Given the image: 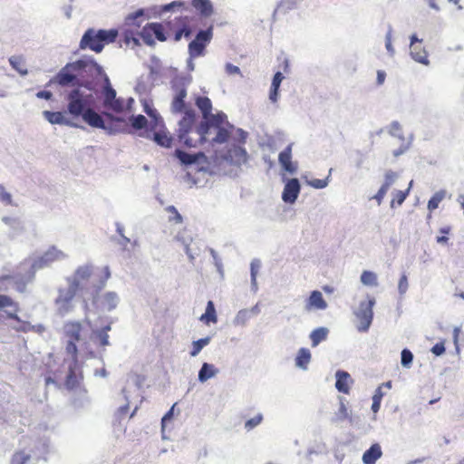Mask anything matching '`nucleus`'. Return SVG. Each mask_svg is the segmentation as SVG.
I'll return each instance as SVG.
<instances>
[{"label": "nucleus", "mask_w": 464, "mask_h": 464, "mask_svg": "<svg viewBox=\"0 0 464 464\" xmlns=\"http://www.w3.org/2000/svg\"><path fill=\"white\" fill-rule=\"evenodd\" d=\"M311 360V353L306 348H301L295 358V364L302 368L306 369Z\"/></svg>", "instance_id": "obj_31"}, {"label": "nucleus", "mask_w": 464, "mask_h": 464, "mask_svg": "<svg viewBox=\"0 0 464 464\" xmlns=\"http://www.w3.org/2000/svg\"><path fill=\"white\" fill-rule=\"evenodd\" d=\"M9 62L14 69L19 72L21 74H26L27 69L24 59L21 56H12Z\"/></svg>", "instance_id": "obj_38"}, {"label": "nucleus", "mask_w": 464, "mask_h": 464, "mask_svg": "<svg viewBox=\"0 0 464 464\" xmlns=\"http://www.w3.org/2000/svg\"><path fill=\"white\" fill-rule=\"evenodd\" d=\"M65 256H66L63 251L55 246H51L34 262V266L37 268H43L53 262L63 259Z\"/></svg>", "instance_id": "obj_13"}, {"label": "nucleus", "mask_w": 464, "mask_h": 464, "mask_svg": "<svg viewBox=\"0 0 464 464\" xmlns=\"http://www.w3.org/2000/svg\"><path fill=\"white\" fill-rule=\"evenodd\" d=\"M409 194V188L405 191L402 190H397L393 193V198L391 201V207L394 208L395 206H401Z\"/></svg>", "instance_id": "obj_40"}, {"label": "nucleus", "mask_w": 464, "mask_h": 464, "mask_svg": "<svg viewBox=\"0 0 464 464\" xmlns=\"http://www.w3.org/2000/svg\"><path fill=\"white\" fill-rule=\"evenodd\" d=\"M413 360L412 353L408 349H403L401 352V364L404 367H409Z\"/></svg>", "instance_id": "obj_49"}, {"label": "nucleus", "mask_w": 464, "mask_h": 464, "mask_svg": "<svg viewBox=\"0 0 464 464\" xmlns=\"http://www.w3.org/2000/svg\"><path fill=\"white\" fill-rule=\"evenodd\" d=\"M199 320L206 324H208L209 323H217L218 317L216 314L214 303L212 301L208 302L206 312L200 316Z\"/></svg>", "instance_id": "obj_30"}, {"label": "nucleus", "mask_w": 464, "mask_h": 464, "mask_svg": "<svg viewBox=\"0 0 464 464\" xmlns=\"http://www.w3.org/2000/svg\"><path fill=\"white\" fill-rule=\"evenodd\" d=\"M175 156L180 160V162L184 165H190L195 163L198 160V155L189 154L181 150H175Z\"/></svg>", "instance_id": "obj_34"}, {"label": "nucleus", "mask_w": 464, "mask_h": 464, "mask_svg": "<svg viewBox=\"0 0 464 464\" xmlns=\"http://www.w3.org/2000/svg\"><path fill=\"white\" fill-rule=\"evenodd\" d=\"M227 122V115L224 112H218L216 114H209V117L205 119L198 128L194 127L192 133L197 135V139H193L198 144H202L207 140L206 135L210 127L220 128L224 127Z\"/></svg>", "instance_id": "obj_6"}, {"label": "nucleus", "mask_w": 464, "mask_h": 464, "mask_svg": "<svg viewBox=\"0 0 464 464\" xmlns=\"http://www.w3.org/2000/svg\"><path fill=\"white\" fill-rule=\"evenodd\" d=\"M130 121L131 126L136 130H141L148 124V120L141 114L130 117Z\"/></svg>", "instance_id": "obj_42"}, {"label": "nucleus", "mask_w": 464, "mask_h": 464, "mask_svg": "<svg viewBox=\"0 0 464 464\" xmlns=\"http://www.w3.org/2000/svg\"><path fill=\"white\" fill-rule=\"evenodd\" d=\"M283 79H284V76L280 72H276L273 77L271 89H270V92H269V99L272 102H277L278 90H279V87H280V84H281Z\"/></svg>", "instance_id": "obj_29"}, {"label": "nucleus", "mask_w": 464, "mask_h": 464, "mask_svg": "<svg viewBox=\"0 0 464 464\" xmlns=\"http://www.w3.org/2000/svg\"><path fill=\"white\" fill-rule=\"evenodd\" d=\"M349 417L347 408L343 401L340 402L339 411H338V420H345Z\"/></svg>", "instance_id": "obj_54"}, {"label": "nucleus", "mask_w": 464, "mask_h": 464, "mask_svg": "<svg viewBox=\"0 0 464 464\" xmlns=\"http://www.w3.org/2000/svg\"><path fill=\"white\" fill-rule=\"evenodd\" d=\"M111 276V272L108 266H105L103 268V282L102 285H104V282Z\"/></svg>", "instance_id": "obj_64"}, {"label": "nucleus", "mask_w": 464, "mask_h": 464, "mask_svg": "<svg viewBox=\"0 0 464 464\" xmlns=\"http://www.w3.org/2000/svg\"><path fill=\"white\" fill-rule=\"evenodd\" d=\"M308 184L314 188H324L327 186L328 181L327 179H314L308 181Z\"/></svg>", "instance_id": "obj_51"}, {"label": "nucleus", "mask_w": 464, "mask_h": 464, "mask_svg": "<svg viewBox=\"0 0 464 464\" xmlns=\"http://www.w3.org/2000/svg\"><path fill=\"white\" fill-rule=\"evenodd\" d=\"M88 67L94 68L99 74L102 73V67L95 62L78 60L74 63H68L63 68H62L54 79L49 82L48 85H50L52 82H56L61 86H68L70 84H73L77 85V87H84L87 90L92 91L93 89L92 82L88 81L80 82L77 79V74L74 73L79 72L80 71H86Z\"/></svg>", "instance_id": "obj_3"}, {"label": "nucleus", "mask_w": 464, "mask_h": 464, "mask_svg": "<svg viewBox=\"0 0 464 464\" xmlns=\"http://www.w3.org/2000/svg\"><path fill=\"white\" fill-rule=\"evenodd\" d=\"M8 276H0V292L6 290L4 285L5 281ZM5 311L7 319L14 320L17 323V325L14 326L13 329L18 333H29L33 329V324L27 321L22 320L18 316L20 312V304L17 301L7 295H0V311Z\"/></svg>", "instance_id": "obj_4"}, {"label": "nucleus", "mask_w": 464, "mask_h": 464, "mask_svg": "<svg viewBox=\"0 0 464 464\" xmlns=\"http://www.w3.org/2000/svg\"><path fill=\"white\" fill-rule=\"evenodd\" d=\"M0 201L6 205L12 204V196L5 190L3 185H0Z\"/></svg>", "instance_id": "obj_50"}, {"label": "nucleus", "mask_w": 464, "mask_h": 464, "mask_svg": "<svg viewBox=\"0 0 464 464\" xmlns=\"http://www.w3.org/2000/svg\"><path fill=\"white\" fill-rule=\"evenodd\" d=\"M385 45H386L387 50L392 54L394 51H393V48H392V40H391V36L390 35H387V37H386Z\"/></svg>", "instance_id": "obj_63"}, {"label": "nucleus", "mask_w": 464, "mask_h": 464, "mask_svg": "<svg viewBox=\"0 0 464 464\" xmlns=\"http://www.w3.org/2000/svg\"><path fill=\"white\" fill-rule=\"evenodd\" d=\"M110 329V326H107L103 331L99 332L98 336L102 346H106L109 344V335L107 331Z\"/></svg>", "instance_id": "obj_53"}, {"label": "nucleus", "mask_w": 464, "mask_h": 464, "mask_svg": "<svg viewBox=\"0 0 464 464\" xmlns=\"http://www.w3.org/2000/svg\"><path fill=\"white\" fill-rule=\"evenodd\" d=\"M104 84L102 87V105L105 109L112 111L116 113L122 112L124 110V102L121 98L116 97V91L112 88L110 79L107 75L103 78Z\"/></svg>", "instance_id": "obj_9"}, {"label": "nucleus", "mask_w": 464, "mask_h": 464, "mask_svg": "<svg viewBox=\"0 0 464 464\" xmlns=\"http://www.w3.org/2000/svg\"><path fill=\"white\" fill-rule=\"evenodd\" d=\"M217 129H218V133H217L216 137L213 139V141L218 142V143H223V142L227 141L230 135L229 131L224 127H220V128H217Z\"/></svg>", "instance_id": "obj_46"}, {"label": "nucleus", "mask_w": 464, "mask_h": 464, "mask_svg": "<svg viewBox=\"0 0 464 464\" xmlns=\"http://www.w3.org/2000/svg\"><path fill=\"white\" fill-rule=\"evenodd\" d=\"M195 104L202 113L203 120L209 117L212 111V102L207 96H198L195 100Z\"/></svg>", "instance_id": "obj_28"}, {"label": "nucleus", "mask_w": 464, "mask_h": 464, "mask_svg": "<svg viewBox=\"0 0 464 464\" xmlns=\"http://www.w3.org/2000/svg\"><path fill=\"white\" fill-rule=\"evenodd\" d=\"M278 160L284 170L288 173H295L297 170V164L292 161V146L288 145L279 153Z\"/></svg>", "instance_id": "obj_18"}, {"label": "nucleus", "mask_w": 464, "mask_h": 464, "mask_svg": "<svg viewBox=\"0 0 464 464\" xmlns=\"http://www.w3.org/2000/svg\"><path fill=\"white\" fill-rule=\"evenodd\" d=\"M10 464H35L31 452L25 450H16L10 460Z\"/></svg>", "instance_id": "obj_27"}, {"label": "nucleus", "mask_w": 464, "mask_h": 464, "mask_svg": "<svg viewBox=\"0 0 464 464\" xmlns=\"http://www.w3.org/2000/svg\"><path fill=\"white\" fill-rule=\"evenodd\" d=\"M82 325L80 322L69 321L63 325L65 337L68 339L66 344V353L70 354L72 360L76 361L78 356V348L76 343L81 339Z\"/></svg>", "instance_id": "obj_7"}, {"label": "nucleus", "mask_w": 464, "mask_h": 464, "mask_svg": "<svg viewBox=\"0 0 464 464\" xmlns=\"http://www.w3.org/2000/svg\"><path fill=\"white\" fill-rule=\"evenodd\" d=\"M396 178H397V174L395 172L391 171V170L387 171L384 176V182L381 188H382L388 191L390 189V188L395 182Z\"/></svg>", "instance_id": "obj_44"}, {"label": "nucleus", "mask_w": 464, "mask_h": 464, "mask_svg": "<svg viewBox=\"0 0 464 464\" xmlns=\"http://www.w3.org/2000/svg\"><path fill=\"white\" fill-rule=\"evenodd\" d=\"M45 330L44 326L42 325V324H36V325H33V329H31V332H34V333H37V334H42L44 333Z\"/></svg>", "instance_id": "obj_62"}, {"label": "nucleus", "mask_w": 464, "mask_h": 464, "mask_svg": "<svg viewBox=\"0 0 464 464\" xmlns=\"http://www.w3.org/2000/svg\"><path fill=\"white\" fill-rule=\"evenodd\" d=\"M422 40L419 39L416 34L411 36V55L418 63L428 64V53L421 47Z\"/></svg>", "instance_id": "obj_14"}, {"label": "nucleus", "mask_w": 464, "mask_h": 464, "mask_svg": "<svg viewBox=\"0 0 464 464\" xmlns=\"http://www.w3.org/2000/svg\"><path fill=\"white\" fill-rule=\"evenodd\" d=\"M217 369L214 367V365L209 364L208 362H204L199 372H198V380L201 382H204L208 381V379L212 378L217 373Z\"/></svg>", "instance_id": "obj_32"}, {"label": "nucleus", "mask_w": 464, "mask_h": 464, "mask_svg": "<svg viewBox=\"0 0 464 464\" xmlns=\"http://www.w3.org/2000/svg\"><path fill=\"white\" fill-rule=\"evenodd\" d=\"M328 334V330L324 327H320L314 330L311 334L312 346H317L322 341L325 340Z\"/></svg>", "instance_id": "obj_33"}, {"label": "nucleus", "mask_w": 464, "mask_h": 464, "mask_svg": "<svg viewBox=\"0 0 464 464\" xmlns=\"http://www.w3.org/2000/svg\"><path fill=\"white\" fill-rule=\"evenodd\" d=\"M361 281L365 285H377V276L372 271H363L361 275Z\"/></svg>", "instance_id": "obj_41"}, {"label": "nucleus", "mask_w": 464, "mask_h": 464, "mask_svg": "<svg viewBox=\"0 0 464 464\" xmlns=\"http://www.w3.org/2000/svg\"><path fill=\"white\" fill-rule=\"evenodd\" d=\"M36 97L40 99L51 100L53 93L49 91H40L36 93Z\"/></svg>", "instance_id": "obj_59"}, {"label": "nucleus", "mask_w": 464, "mask_h": 464, "mask_svg": "<svg viewBox=\"0 0 464 464\" xmlns=\"http://www.w3.org/2000/svg\"><path fill=\"white\" fill-rule=\"evenodd\" d=\"M382 398V393L381 388H379L372 397V410L373 412H377L380 410Z\"/></svg>", "instance_id": "obj_48"}, {"label": "nucleus", "mask_w": 464, "mask_h": 464, "mask_svg": "<svg viewBox=\"0 0 464 464\" xmlns=\"http://www.w3.org/2000/svg\"><path fill=\"white\" fill-rule=\"evenodd\" d=\"M191 5L205 17L212 15L214 9L209 0H191Z\"/></svg>", "instance_id": "obj_26"}, {"label": "nucleus", "mask_w": 464, "mask_h": 464, "mask_svg": "<svg viewBox=\"0 0 464 464\" xmlns=\"http://www.w3.org/2000/svg\"><path fill=\"white\" fill-rule=\"evenodd\" d=\"M138 34L143 40L144 44L150 46L155 44V40L164 42L167 39L163 25L160 23L147 24Z\"/></svg>", "instance_id": "obj_11"}, {"label": "nucleus", "mask_w": 464, "mask_h": 464, "mask_svg": "<svg viewBox=\"0 0 464 464\" xmlns=\"http://www.w3.org/2000/svg\"><path fill=\"white\" fill-rule=\"evenodd\" d=\"M166 211L170 214L169 218V222H174L175 224H181L183 218L181 215L179 213L178 209L174 206H169L166 208Z\"/></svg>", "instance_id": "obj_43"}, {"label": "nucleus", "mask_w": 464, "mask_h": 464, "mask_svg": "<svg viewBox=\"0 0 464 464\" xmlns=\"http://www.w3.org/2000/svg\"><path fill=\"white\" fill-rule=\"evenodd\" d=\"M444 198V191L436 192L428 202V209L430 210V212H432L433 210L438 208L440 203L443 200Z\"/></svg>", "instance_id": "obj_39"}, {"label": "nucleus", "mask_w": 464, "mask_h": 464, "mask_svg": "<svg viewBox=\"0 0 464 464\" xmlns=\"http://www.w3.org/2000/svg\"><path fill=\"white\" fill-rule=\"evenodd\" d=\"M144 112L150 118V130L163 127V120L158 111L148 102L144 103Z\"/></svg>", "instance_id": "obj_25"}, {"label": "nucleus", "mask_w": 464, "mask_h": 464, "mask_svg": "<svg viewBox=\"0 0 464 464\" xmlns=\"http://www.w3.org/2000/svg\"><path fill=\"white\" fill-rule=\"evenodd\" d=\"M431 352L437 355L440 356L445 353V345L443 342L436 343L432 348Z\"/></svg>", "instance_id": "obj_55"}, {"label": "nucleus", "mask_w": 464, "mask_h": 464, "mask_svg": "<svg viewBox=\"0 0 464 464\" xmlns=\"http://www.w3.org/2000/svg\"><path fill=\"white\" fill-rule=\"evenodd\" d=\"M119 298L118 295L113 292H109L104 295L102 298L103 306L108 310H112L117 306Z\"/></svg>", "instance_id": "obj_36"}, {"label": "nucleus", "mask_w": 464, "mask_h": 464, "mask_svg": "<svg viewBox=\"0 0 464 464\" xmlns=\"http://www.w3.org/2000/svg\"><path fill=\"white\" fill-rule=\"evenodd\" d=\"M184 5V3L183 2H180V1H174L169 5H166L164 6V10L165 11H169L171 10L174 6H183Z\"/></svg>", "instance_id": "obj_60"}, {"label": "nucleus", "mask_w": 464, "mask_h": 464, "mask_svg": "<svg viewBox=\"0 0 464 464\" xmlns=\"http://www.w3.org/2000/svg\"><path fill=\"white\" fill-rule=\"evenodd\" d=\"M147 137L164 148H170L173 140V138L165 130L164 125L154 130L153 133H148Z\"/></svg>", "instance_id": "obj_17"}, {"label": "nucleus", "mask_w": 464, "mask_h": 464, "mask_svg": "<svg viewBox=\"0 0 464 464\" xmlns=\"http://www.w3.org/2000/svg\"><path fill=\"white\" fill-rule=\"evenodd\" d=\"M387 190H385L384 188H380V189L378 190V192L374 195L373 198L376 199L377 203L380 205L385 195L387 194Z\"/></svg>", "instance_id": "obj_57"}, {"label": "nucleus", "mask_w": 464, "mask_h": 464, "mask_svg": "<svg viewBox=\"0 0 464 464\" xmlns=\"http://www.w3.org/2000/svg\"><path fill=\"white\" fill-rule=\"evenodd\" d=\"M93 269L90 265L79 266L73 276V281L76 286L87 282L92 276Z\"/></svg>", "instance_id": "obj_24"}, {"label": "nucleus", "mask_w": 464, "mask_h": 464, "mask_svg": "<svg viewBox=\"0 0 464 464\" xmlns=\"http://www.w3.org/2000/svg\"><path fill=\"white\" fill-rule=\"evenodd\" d=\"M72 361V363L69 366L68 374L64 382V385L68 390H73L79 387L81 381L82 380V372L78 367V358L76 361Z\"/></svg>", "instance_id": "obj_15"}, {"label": "nucleus", "mask_w": 464, "mask_h": 464, "mask_svg": "<svg viewBox=\"0 0 464 464\" xmlns=\"http://www.w3.org/2000/svg\"><path fill=\"white\" fill-rule=\"evenodd\" d=\"M327 307V303L323 297L320 291L314 290L311 293L306 304L305 309L311 311L313 309L324 310Z\"/></svg>", "instance_id": "obj_19"}, {"label": "nucleus", "mask_w": 464, "mask_h": 464, "mask_svg": "<svg viewBox=\"0 0 464 464\" xmlns=\"http://www.w3.org/2000/svg\"><path fill=\"white\" fill-rule=\"evenodd\" d=\"M226 71L228 74H239L240 73V69L237 66L233 65L231 63H227L226 65Z\"/></svg>", "instance_id": "obj_58"}, {"label": "nucleus", "mask_w": 464, "mask_h": 464, "mask_svg": "<svg viewBox=\"0 0 464 464\" xmlns=\"http://www.w3.org/2000/svg\"><path fill=\"white\" fill-rule=\"evenodd\" d=\"M382 456V447L379 443H373L363 454L362 462L364 464H375Z\"/></svg>", "instance_id": "obj_22"}, {"label": "nucleus", "mask_w": 464, "mask_h": 464, "mask_svg": "<svg viewBox=\"0 0 464 464\" xmlns=\"http://www.w3.org/2000/svg\"><path fill=\"white\" fill-rule=\"evenodd\" d=\"M401 131V127L400 125L399 122L397 121H393L391 126H390V130H389V132L392 134V135H400V132Z\"/></svg>", "instance_id": "obj_56"}, {"label": "nucleus", "mask_w": 464, "mask_h": 464, "mask_svg": "<svg viewBox=\"0 0 464 464\" xmlns=\"http://www.w3.org/2000/svg\"><path fill=\"white\" fill-rule=\"evenodd\" d=\"M303 0H280L277 5V11L280 13H287L295 9Z\"/></svg>", "instance_id": "obj_35"}, {"label": "nucleus", "mask_w": 464, "mask_h": 464, "mask_svg": "<svg viewBox=\"0 0 464 464\" xmlns=\"http://www.w3.org/2000/svg\"><path fill=\"white\" fill-rule=\"evenodd\" d=\"M300 192V184L297 179H291L285 185L282 198L285 203L293 204Z\"/></svg>", "instance_id": "obj_16"}, {"label": "nucleus", "mask_w": 464, "mask_h": 464, "mask_svg": "<svg viewBox=\"0 0 464 464\" xmlns=\"http://www.w3.org/2000/svg\"><path fill=\"white\" fill-rule=\"evenodd\" d=\"M144 20V11L142 9H140L126 17L125 25L129 27L128 29H125L123 33L126 44L133 43L135 45H140L138 38L139 33H135L134 30H138Z\"/></svg>", "instance_id": "obj_8"}, {"label": "nucleus", "mask_w": 464, "mask_h": 464, "mask_svg": "<svg viewBox=\"0 0 464 464\" xmlns=\"http://www.w3.org/2000/svg\"><path fill=\"white\" fill-rule=\"evenodd\" d=\"M398 289L401 294H405L408 289V278L405 274H403L399 280Z\"/></svg>", "instance_id": "obj_52"}, {"label": "nucleus", "mask_w": 464, "mask_h": 464, "mask_svg": "<svg viewBox=\"0 0 464 464\" xmlns=\"http://www.w3.org/2000/svg\"><path fill=\"white\" fill-rule=\"evenodd\" d=\"M174 95L171 102V111L174 114L182 113L183 116L179 121L178 139L188 148L197 147V142L189 135L194 130L196 112L190 105L187 104V90L184 86L174 87Z\"/></svg>", "instance_id": "obj_2"}, {"label": "nucleus", "mask_w": 464, "mask_h": 464, "mask_svg": "<svg viewBox=\"0 0 464 464\" xmlns=\"http://www.w3.org/2000/svg\"><path fill=\"white\" fill-rule=\"evenodd\" d=\"M374 298L370 297L367 301H362L359 304L358 310L354 313L359 320L357 329L359 332H367L372 324L373 318Z\"/></svg>", "instance_id": "obj_10"}, {"label": "nucleus", "mask_w": 464, "mask_h": 464, "mask_svg": "<svg viewBox=\"0 0 464 464\" xmlns=\"http://www.w3.org/2000/svg\"><path fill=\"white\" fill-rule=\"evenodd\" d=\"M43 114L45 120L48 121L51 124H59L66 126L73 125L72 121L65 117V112L63 111H44Z\"/></svg>", "instance_id": "obj_21"}, {"label": "nucleus", "mask_w": 464, "mask_h": 464, "mask_svg": "<svg viewBox=\"0 0 464 464\" xmlns=\"http://www.w3.org/2000/svg\"><path fill=\"white\" fill-rule=\"evenodd\" d=\"M262 420H263V416H262V414L259 413V414L256 415L255 417L246 420L245 423V428L247 430H251L252 429L256 427L258 424H260Z\"/></svg>", "instance_id": "obj_47"}, {"label": "nucleus", "mask_w": 464, "mask_h": 464, "mask_svg": "<svg viewBox=\"0 0 464 464\" xmlns=\"http://www.w3.org/2000/svg\"><path fill=\"white\" fill-rule=\"evenodd\" d=\"M352 383L353 380L347 372L338 371L336 372L335 388L337 389L338 392L344 394H349Z\"/></svg>", "instance_id": "obj_20"}, {"label": "nucleus", "mask_w": 464, "mask_h": 464, "mask_svg": "<svg viewBox=\"0 0 464 464\" xmlns=\"http://www.w3.org/2000/svg\"><path fill=\"white\" fill-rule=\"evenodd\" d=\"M75 295L74 289L61 290L56 299V304L64 312H68L71 309V303Z\"/></svg>", "instance_id": "obj_23"}, {"label": "nucleus", "mask_w": 464, "mask_h": 464, "mask_svg": "<svg viewBox=\"0 0 464 464\" xmlns=\"http://www.w3.org/2000/svg\"><path fill=\"white\" fill-rule=\"evenodd\" d=\"M118 36L116 29L94 30L90 28L85 31L81 41L80 48L90 49L97 53H101L106 44L115 42Z\"/></svg>", "instance_id": "obj_5"}, {"label": "nucleus", "mask_w": 464, "mask_h": 464, "mask_svg": "<svg viewBox=\"0 0 464 464\" xmlns=\"http://www.w3.org/2000/svg\"><path fill=\"white\" fill-rule=\"evenodd\" d=\"M213 37L212 27L199 31L195 39L188 44V53L191 57H198L204 54L206 46Z\"/></svg>", "instance_id": "obj_12"}, {"label": "nucleus", "mask_w": 464, "mask_h": 464, "mask_svg": "<svg viewBox=\"0 0 464 464\" xmlns=\"http://www.w3.org/2000/svg\"><path fill=\"white\" fill-rule=\"evenodd\" d=\"M66 101L67 111L72 118L81 117L92 128L106 129L102 116L94 111L96 99L91 91L85 92L81 87L74 88L67 94Z\"/></svg>", "instance_id": "obj_1"}, {"label": "nucleus", "mask_w": 464, "mask_h": 464, "mask_svg": "<svg viewBox=\"0 0 464 464\" xmlns=\"http://www.w3.org/2000/svg\"><path fill=\"white\" fill-rule=\"evenodd\" d=\"M386 77V73L383 71L377 72V84L381 85L384 82Z\"/></svg>", "instance_id": "obj_61"}, {"label": "nucleus", "mask_w": 464, "mask_h": 464, "mask_svg": "<svg viewBox=\"0 0 464 464\" xmlns=\"http://www.w3.org/2000/svg\"><path fill=\"white\" fill-rule=\"evenodd\" d=\"M211 338L209 336L198 339L192 343V350L190 351V355L192 357L197 356L200 351L210 343Z\"/></svg>", "instance_id": "obj_37"}, {"label": "nucleus", "mask_w": 464, "mask_h": 464, "mask_svg": "<svg viewBox=\"0 0 464 464\" xmlns=\"http://www.w3.org/2000/svg\"><path fill=\"white\" fill-rule=\"evenodd\" d=\"M179 24L180 25V32L183 34V36L186 38L190 37L192 31L188 25V17H180L179 19Z\"/></svg>", "instance_id": "obj_45"}]
</instances>
